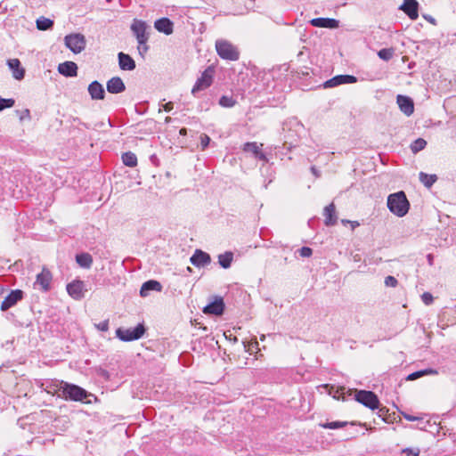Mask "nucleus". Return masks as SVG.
<instances>
[{
	"label": "nucleus",
	"instance_id": "obj_1",
	"mask_svg": "<svg viewBox=\"0 0 456 456\" xmlns=\"http://www.w3.org/2000/svg\"><path fill=\"white\" fill-rule=\"evenodd\" d=\"M387 205L389 211L398 217L406 216L410 209V202L403 191L390 194Z\"/></svg>",
	"mask_w": 456,
	"mask_h": 456
},
{
	"label": "nucleus",
	"instance_id": "obj_2",
	"mask_svg": "<svg viewBox=\"0 0 456 456\" xmlns=\"http://www.w3.org/2000/svg\"><path fill=\"white\" fill-rule=\"evenodd\" d=\"M90 394L79 386L65 382L61 394H58L61 397L67 401L83 402Z\"/></svg>",
	"mask_w": 456,
	"mask_h": 456
},
{
	"label": "nucleus",
	"instance_id": "obj_3",
	"mask_svg": "<svg viewBox=\"0 0 456 456\" xmlns=\"http://www.w3.org/2000/svg\"><path fill=\"white\" fill-rule=\"evenodd\" d=\"M216 50L220 58L227 61H237L240 58L238 48L225 39L216 41Z\"/></svg>",
	"mask_w": 456,
	"mask_h": 456
},
{
	"label": "nucleus",
	"instance_id": "obj_4",
	"mask_svg": "<svg viewBox=\"0 0 456 456\" xmlns=\"http://www.w3.org/2000/svg\"><path fill=\"white\" fill-rule=\"evenodd\" d=\"M215 69L213 67H208L201 74V76L197 79L195 85L191 89V94L196 95L198 92L206 90L208 88L212 83L214 78Z\"/></svg>",
	"mask_w": 456,
	"mask_h": 456
},
{
	"label": "nucleus",
	"instance_id": "obj_5",
	"mask_svg": "<svg viewBox=\"0 0 456 456\" xmlns=\"http://www.w3.org/2000/svg\"><path fill=\"white\" fill-rule=\"evenodd\" d=\"M65 45L74 53H79L86 48V37L80 33L67 35L64 38Z\"/></svg>",
	"mask_w": 456,
	"mask_h": 456
},
{
	"label": "nucleus",
	"instance_id": "obj_6",
	"mask_svg": "<svg viewBox=\"0 0 456 456\" xmlns=\"http://www.w3.org/2000/svg\"><path fill=\"white\" fill-rule=\"evenodd\" d=\"M145 329L143 325L138 324L133 329L118 328L116 330V336L122 341H132L142 338Z\"/></svg>",
	"mask_w": 456,
	"mask_h": 456
},
{
	"label": "nucleus",
	"instance_id": "obj_7",
	"mask_svg": "<svg viewBox=\"0 0 456 456\" xmlns=\"http://www.w3.org/2000/svg\"><path fill=\"white\" fill-rule=\"evenodd\" d=\"M355 400L371 410L378 409L379 405L378 396L371 391H356Z\"/></svg>",
	"mask_w": 456,
	"mask_h": 456
},
{
	"label": "nucleus",
	"instance_id": "obj_8",
	"mask_svg": "<svg viewBox=\"0 0 456 456\" xmlns=\"http://www.w3.org/2000/svg\"><path fill=\"white\" fill-rule=\"evenodd\" d=\"M130 28L134 36L135 37L136 40L150 38V33L148 31L150 29V27L145 21L138 19H134Z\"/></svg>",
	"mask_w": 456,
	"mask_h": 456
},
{
	"label": "nucleus",
	"instance_id": "obj_9",
	"mask_svg": "<svg viewBox=\"0 0 456 456\" xmlns=\"http://www.w3.org/2000/svg\"><path fill=\"white\" fill-rule=\"evenodd\" d=\"M52 278L51 272L46 268H43L42 272L37 275L34 287L43 291H47L50 289Z\"/></svg>",
	"mask_w": 456,
	"mask_h": 456
},
{
	"label": "nucleus",
	"instance_id": "obj_10",
	"mask_svg": "<svg viewBox=\"0 0 456 456\" xmlns=\"http://www.w3.org/2000/svg\"><path fill=\"white\" fill-rule=\"evenodd\" d=\"M357 81L354 76L351 75H338L327 80L323 86L325 88H331L344 84H354Z\"/></svg>",
	"mask_w": 456,
	"mask_h": 456
},
{
	"label": "nucleus",
	"instance_id": "obj_11",
	"mask_svg": "<svg viewBox=\"0 0 456 456\" xmlns=\"http://www.w3.org/2000/svg\"><path fill=\"white\" fill-rule=\"evenodd\" d=\"M23 297V291L20 289L12 290L11 293L4 297L1 304V310L6 311L15 305Z\"/></svg>",
	"mask_w": 456,
	"mask_h": 456
},
{
	"label": "nucleus",
	"instance_id": "obj_12",
	"mask_svg": "<svg viewBox=\"0 0 456 456\" xmlns=\"http://www.w3.org/2000/svg\"><path fill=\"white\" fill-rule=\"evenodd\" d=\"M399 9L412 20H417L419 17V3L416 0H403Z\"/></svg>",
	"mask_w": 456,
	"mask_h": 456
},
{
	"label": "nucleus",
	"instance_id": "obj_13",
	"mask_svg": "<svg viewBox=\"0 0 456 456\" xmlns=\"http://www.w3.org/2000/svg\"><path fill=\"white\" fill-rule=\"evenodd\" d=\"M64 385H65L64 381H60L57 379H50V380H46L45 383H43L42 387L47 394L58 396V394L62 393Z\"/></svg>",
	"mask_w": 456,
	"mask_h": 456
},
{
	"label": "nucleus",
	"instance_id": "obj_14",
	"mask_svg": "<svg viewBox=\"0 0 456 456\" xmlns=\"http://www.w3.org/2000/svg\"><path fill=\"white\" fill-rule=\"evenodd\" d=\"M191 263L196 267H202L208 265L211 262L210 256L202 251L201 249H196L193 255L190 258Z\"/></svg>",
	"mask_w": 456,
	"mask_h": 456
},
{
	"label": "nucleus",
	"instance_id": "obj_15",
	"mask_svg": "<svg viewBox=\"0 0 456 456\" xmlns=\"http://www.w3.org/2000/svg\"><path fill=\"white\" fill-rule=\"evenodd\" d=\"M396 102L401 111L406 116L409 117L413 113L414 104L413 101L410 97L399 94L396 97Z\"/></svg>",
	"mask_w": 456,
	"mask_h": 456
},
{
	"label": "nucleus",
	"instance_id": "obj_16",
	"mask_svg": "<svg viewBox=\"0 0 456 456\" xmlns=\"http://www.w3.org/2000/svg\"><path fill=\"white\" fill-rule=\"evenodd\" d=\"M224 309V303L222 297H216V299L207 305L203 308L204 314L220 315L223 314Z\"/></svg>",
	"mask_w": 456,
	"mask_h": 456
},
{
	"label": "nucleus",
	"instance_id": "obj_17",
	"mask_svg": "<svg viewBox=\"0 0 456 456\" xmlns=\"http://www.w3.org/2000/svg\"><path fill=\"white\" fill-rule=\"evenodd\" d=\"M67 291L69 295L76 299L79 300L84 297V283L81 281H75L67 285Z\"/></svg>",
	"mask_w": 456,
	"mask_h": 456
},
{
	"label": "nucleus",
	"instance_id": "obj_18",
	"mask_svg": "<svg viewBox=\"0 0 456 456\" xmlns=\"http://www.w3.org/2000/svg\"><path fill=\"white\" fill-rule=\"evenodd\" d=\"M310 24L316 28H337L339 21L331 18H314L310 20Z\"/></svg>",
	"mask_w": 456,
	"mask_h": 456
},
{
	"label": "nucleus",
	"instance_id": "obj_19",
	"mask_svg": "<svg viewBox=\"0 0 456 456\" xmlns=\"http://www.w3.org/2000/svg\"><path fill=\"white\" fill-rule=\"evenodd\" d=\"M154 28L165 35H171L174 31V23L168 18H161L154 22Z\"/></svg>",
	"mask_w": 456,
	"mask_h": 456
},
{
	"label": "nucleus",
	"instance_id": "obj_20",
	"mask_svg": "<svg viewBox=\"0 0 456 456\" xmlns=\"http://www.w3.org/2000/svg\"><path fill=\"white\" fill-rule=\"evenodd\" d=\"M107 91L110 94H119L126 90V86L119 77H113L107 82Z\"/></svg>",
	"mask_w": 456,
	"mask_h": 456
},
{
	"label": "nucleus",
	"instance_id": "obj_21",
	"mask_svg": "<svg viewBox=\"0 0 456 456\" xmlns=\"http://www.w3.org/2000/svg\"><path fill=\"white\" fill-rule=\"evenodd\" d=\"M87 90L93 100H103L105 97L104 88L98 81L92 82Z\"/></svg>",
	"mask_w": 456,
	"mask_h": 456
},
{
	"label": "nucleus",
	"instance_id": "obj_22",
	"mask_svg": "<svg viewBox=\"0 0 456 456\" xmlns=\"http://www.w3.org/2000/svg\"><path fill=\"white\" fill-rule=\"evenodd\" d=\"M58 71L65 77H76L77 74V66L73 61H65L59 64Z\"/></svg>",
	"mask_w": 456,
	"mask_h": 456
},
{
	"label": "nucleus",
	"instance_id": "obj_23",
	"mask_svg": "<svg viewBox=\"0 0 456 456\" xmlns=\"http://www.w3.org/2000/svg\"><path fill=\"white\" fill-rule=\"evenodd\" d=\"M7 64L15 79L21 80L24 77L25 69L20 66V61L18 59H10Z\"/></svg>",
	"mask_w": 456,
	"mask_h": 456
},
{
	"label": "nucleus",
	"instance_id": "obj_24",
	"mask_svg": "<svg viewBox=\"0 0 456 456\" xmlns=\"http://www.w3.org/2000/svg\"><path fill=\"white\" fill-rule=\"evenodd\" d=\"M161 289H162V285L160 284V282H159L158 281L150 280V281H145L142 285L141 289H140V295H141V297H145L149 296L150 291L155 290V291L159 292V291H161Z\"/></svg>",
	"mask_w": 456,
	"mask_h": 456
},
{
	"label": "nucleus",
	"instance_id": "obj_25",
	"mask_svg": "<svg viewBox=\"0 0 456 456\" xmlns=\"http://www.w3.org/2000/svg\"><path fill=\"white\" fill-rule=\"evenodd\" d=\"M118 57V64L121 69L134 70L135 69V62L130 55L124 53H119Z\"/></svg>",
	"mask_w": 456,
	"mask_h": 456
},
{
	"label": "nucleus",
	"instance_id": "obj_26",
	"mask_svg": "<svg viewBox=\"0 0 456 456\" xmlns=\"http://www.w3.org/2000/svg\"><path fill=\"white\" fill-rule=\"evenodd\" d=\"M335 205L330 203L323 209V216L325 217L324 223L327 226L334 225L337 223V216L335 215Z\"/></svg>",
	"mask_w": 456,
	"mask_h": 456
},
{
	"label": "nucleus",
	"instance_id": "obj_27",
	"mask_svg": "<svg viewBox=\"0 0 456 456\" xmlns=\"http://www.w3.org/2000/svg\"><path fill=\"white\" fill-rule=\"evenodd\" d=\"M243 151L246 152L252 153L255 156V158H256L260 160H264V161L266 160V157H265V153L262 152L259 146L255 142H246L243 146Z\"/></svg>",
	"mask_w": 456,
	"mask_h": 456
},
{
	"label": "nucleus",
	"instance_id": "obj_28",
	"mask_svg": "<svg viewBox=\"0 0 456 456\" xmlns=\"http://www.w3.org/2000/svg\"><path fill=\"white\" fill-rule=\"evenodd\" d=\"M77 263L84 268H90L93 264L92 256L88 253H81L76 256Z\"/></svg>",
	"mask_w": 456,
	"mask_h": 456
},
{
	"label": "nucleus",
	"instance_id": "obj_29",
	"mask_svg": "<svg viewBox=\"0 0 456 456\" xmlns=\"http://www.w3.org/2000/svg\"><path fill=\"white\" fill-rule=\"evenodd\" d=\"M232 259L233 254L230 251H226L225 253L220 254L218 256V263L224 269H227L231 266Z\"/></svg>",
	"mask_w": 456,
	"mask_h": 456
},
{
	"label": "nucleus",
	"instance_id": "obj_30",
	"mask_svg": "<svg viewBox=\"0 0 456 456\" xmlns=\"http://www.w3.org/2000/svg\"><path fill=\"white\" fill-rule=\"evenodd\" d=\"M122 161L125 166L129 167H134L137 166V157L134 153L131 151L123 153Z\"/></svg>",
	"mask_w": 456,
	"mask_h": 456
},
{
	"label": "nucleus",
	"instance_id": "obj_31",
	"mask_svg": "<svg viewBox=\"0 0 456 456\" xmlns=\"http://www.w3.org/2000/svg\"><path fill=\"white\" fill-rule=\"evenodd\" d=\"M420 182L428 188H430L437 180L436 175H428L424 172L419 173Z\"/></svg>",
	"mask_w": 456,
	"mask_h": 456
},
{
	"label": "nucleus",
	"instance_id": "obj_32",
	"mask_svg": "<svg viewBox=\"0 0 456 456\" xmlns=\"http://www.w3.org/2000/svg\"><path fill=\"white\" fill-rule=\"evenodd\" d=\"M53 25V21L50 19L41 17L37 20V28L39 30H46L52 28Z\"/></svg>",
	"mask_w": 456,
	"mask_h": 456
},
{
	"label": "nucleus",
	"instance_id": "obj_33",
	"mask_svg": "<svg viewBox=\"0 0 456 456\" xmlns=\"http://www.w3.org/2000/svg\"><path fill=\"white\" fill-rule=\"evenodd\" d=\"M426 145L427 142L424 139L418 138L411 144V150L413 153H418L422 151Z\"/></svg>",
	"mask_w": 456,
	"mask_h": 456
},
{
	"label": "nucleus",
	"instance_id": "obj_34",
	"mask_svg": "<svg viewBox=\"0 0 456 456\" xmlns=\"http://www.w3.org/2000/svg\"><path fill=\"white\" fill-rule=\"evenodd\" d=\"M149 39L137 40L138 46L137 50L139 54L143 58L149 50V45H147Z\"/></svg>",
	"mask_w": 456,
	"mask_h": 456
},
{
	"label": "nucleus",
	"instance_id": "obj_35",
	"mask_svg": "<svg viewBox=\"0 0 456 456\" xmlns=\"http://www.w3.org/2000/svg\"><path fill=\"white\" fill-rule=\"evenodd\" d=\"M346 425V422L332 421V422H327V423H324V424H321V427H322L324 428H329V429H337V428H343Z\"/></svg>",
	"mask_w": 456,
	"mask_h": 456
},
{
	"label": "nucleus",
	"instance_id": "obj_36",
	"mask_svg": "<svg viewBox=\"0 0 456 456\" xmlns=\"http://www.w3.org/2000/svg\"><path fill=\"white\" fill-rule=\"evenodd\" d=\"M393 53L392 49L384 48L379 51L378 55L384 61H389L393 57Z\"/></svg>",
	"mask_w": 456,
	"mask_h": 456
},
{
	"label": "nucleus",
	"instance_id": "obj_37",
	"mask_svg": "<svg viewBox=\"0 0 456 456\" xmlns=\"http://www.w3.org/2000/svg\"><path fill=\"white\" fill-rule=\"evenodd\" d=\"M219 104L222 106V107H226V108H230V107H232L234 106L235 104V101L232 99V97H229V96H222L219 100Z\"/></svg>",
	"mask_w": 456,
	"mask_h": 456
},
{
	"label": "nucleus",
	"instance_id": "obj_38",
	"mask_svg": "<svg viewBox=\"0 0 456 456\" xmlns=\"http://www.w3.org/2000/svg\"><path fill=\"white\" fill-rule=\"evenodd\" d=\"M15 103V101L12 98L4 99L0 97V111L7 108H12Z\"/></svg>",
	"mask_w": 456,
	"mask_h": 456
},
{
	"label": "nucleus",
	"instance_id": "obj_39",
	"mask_svg": "<svg viewBox=\"0 0 456 456\" xmlns=\"http://www.w3.org/2000/svg\"><path fill=\"white\" fill-rule=\"evenodd\" d=\"M384 282L387 287H391V288L396 287V285L398 283L397 280L394 276H390V275L387 276L385 278Z\"/></svg>",
	"mask_w": 456,
	"mask_h": 456
},
{
	"label": "nucleus",
	"instance_id": "obj_40",
	"mask_svg": "<svg viewBox=\"0 0 456 456\" xmlns=\"http://www.w3.org/2000/svg\"><path fill=\"white\" fill-rule=\"evenodd\" d=\"M298 253L302 257H310L313 254V250L309 247H302L298 250Z\"/></svg>",
	"mask_w": 456,
	"mask_h": 456
},
{
	"label": "nucleus",
	"instance_id": "obj_41",
	"mask_svg": "<svg viewBox=\"0 0 456 456\" xmlns=\"http://www.w3.org/2000/svg\"><path fill=\"white\" fill-rule=\"evenodd\" d=\"M421 299L425 305H428L432 304L434 297L431 293L425 292L421 295Z\"/></svg>",
	"mask_w": 456,
	"mask_h": 456
},
{
	"label": "nucleus",
	"instance_id": "obj_42",
	"mask_svg": "<svg viewBox=\"0 0 456 456\" xmlns=\"http://www.w3.org/2000/svg\"><path fill=\"white\" fill-rule=\"evenodd\" d=\"M209 142H210L209 136H208L207 134H202L200 136V146H201L202 151H204L208 146Z\"/></svg>",
	"mask_w": 456,
	"mask_h": 456
},
{
	"label": "nucleus",
	"instance_id": "obj_43",
	"mask_svg": "<svg viewBox=\"0 0 456 456\" xmlns=\"http://www.w3.org/2000/svg\"><path fill=\"white\" fill-rule=\"evenodd\" d=\"M95 326L101 331H107L109 330V321H103L96 324Z\"/></svg>",
	"mask_w": 456,
	"mask_h": 456
},
{
	"label": "nucleus",
	"instance_id": "obj_44",
	"mask_svg": "<svg viewBox=\"0 0 456 456\" xmlns=\"http://www.w3.org/2000/svg\"><path fill=\"white\" fill-rule=\"evenodd\" d=\"M24 119H30V111L28 109H25L20 112V120L23 121Z\"/></svg>",
	"mask_w": 456,
	"mask_h": 456
},
{
	"label": "nucleus",
	"instance_id": "obj_45",
	"mask_svg": "<svg viewBox=\"0 0 456 456\" xmlns=\"http://www.w3.org/2000/svg\"><path fill=\"white\" fill-rule=\"evenodd\" d=\"M403 452L406 453L407 456H419V449L407 448V449L403 450Z\"/></svg>",
	"mask_w": 456,
	"mask_h": 456
},
{
	"label": "nucleus",
	"instance_id": "obj_46",
	"mask_svg": "<svg viewBox=\"0 0 456 456\" xmlns=\"http://www.w3.org/2000/svg\"><path fill=\"white\" fill-rule=\"evenodd\" d=\"M420 377H423V373L420 372V370H418L408 375L407 380H415Z\"/></svg>",
	"mask_w": 456,
	"mask_h": 456
},
{
	"label": "nucleus",
	"instance_id": "obj_47",
	"mask_svg": "<svg viewBox=\"0 0 456 456\" xmlns=\"http://www.w3.org/2000/svg\"><path fill=\"white\" fill-rule=\"evenodd\" d=\"M420 372L423 373V376L425 375H436L438 372L436 370H434V369H425V370H420Z\"/></svg>",
	"mask_w": 456,
	"mask_h": 456
},
{
	"label": "nucleus",
	"instance_id": "obj_48",
	"mask_svg": "<svg viewBox=\"0 0 456 456\" xmlns=\"http://www.w3.org/2000/svg\"><path fill=\"white\" fill-rule=\"evenodd\" d=\"M162 108L164 111L169 112L173 110L174 103L172 102H167L162 106Z\"/></svg>",
	"mask_w": 456,
	"mask_h": 456
},
{
	"label": "nucleus",
	"instance_id": "obj_49",
	"mask_svg": "<svg viewBox=\"0 0 456 456\" xmlns=\"http://www.w3.org/2000/svg\"><path fill=\"white\" fill-rule=\"evenodd\" d=\"M403 418L409 421H414V420H417L418 418L417 417H414L412 415H410V414H403Z\"/></svg>",
	"mask_w": 456,
	"mask_h": 456
},
{
	"label": "nucleus",
	"instance_id": "obj_50",
	"mask_svg": "<svg viewBox=\"0 0 456 456\" xmlns=\"http://www.w3.org/2000/svg\"><path fill=\"white\" fill-rule=\"evenodd\" d=\"M342 223H350L353 229L354 227H356V226H359V223L356 222V221L351 222V221H348V220H342Z\"/></svg>",
	"mask_w": 456,
	"mask_h": 456
},
{
	"label": "nucleus",
	"instance_id": "obj_51",
	"mask_svg": "<svg viewBox=\"0 0 456 456\" xmlns=\"http://www.w3.org/2000/svg\"><path fill=\"white\" fill-rule=\"evenodd\" d=\"M428 263L429 265H433L434 257L431 254L427 256Z\"/></svg>",
	"mask_w": 456,
	"mask_h": 456
},
{
	"label": "nucleus",
	"instance_id": "obj_52",
	"mask_svg": "<svg viewBox=\"0 0 456 456\" xmlns=\"http://www.w3.org/2000/svg\"><path fill=\"white\" fill-rule=\"evenodd\" d=\"M423 17H424L427 20H428L429 22H431V23H433V24H435V23H436V20H435L433 17H431V16H427V15H424Z\"/></svg>",
	"mask_w": 456,
	"mask_h": 456
},
{
	"label": "nucleus",
	"instance_id": "obj_53",
	"mask_svg": "<svg viewBox=\"0 0 456 456\" xmlns=\"http://www.w3.org/2000/svg\"><path fill=\"white\" fill-rule=\"evenodd\" d=\"M311 169H312V172H313L316 176H318V175H318V173H317V170H316V168H315L314 167H312V168H311Z\"/></svg>",
	"mask_w": 456,
	"mask_h": 456
},
{
	"label": "nucleus",
	"instance_id": "obj_54",
	"mask_svg": "<svg viewBox=\"0 0 456 456\" xmlns=\"http://www.w3.org/2000/svg\"><path fill=\"white\" fill-rule=\"evenodd\" d=\"M180 134H182V135H185V134H186V129H185V128H182V129L180 130Z\"/></svg>",
	"mask_w": 456,
	"mask_h": 456
},
{
	"label": "nucleus",
	"instance_id": "obj_55",
	"mask_svg": "<svg viewBox=\"0 0 456 456\" xmlns=\"http://www.w3.org/2000/svg\"><path fill=\"white\" fill-rule=\"evenodd\" d=\"M165 122H166V123H170V122H171V118H170V117H167V118H165Z\"/></svg>",
	"mask_w": 456,
	"mask_h": 456
}]
</instances>
